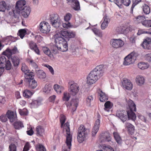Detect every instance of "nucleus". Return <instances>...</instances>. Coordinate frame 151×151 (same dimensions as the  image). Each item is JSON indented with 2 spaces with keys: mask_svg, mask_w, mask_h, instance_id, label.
Here are the masks:
<instances>
[{
  "mask_svg": "<svg viewBox=\"0 0 151 151\" xmlns=\"http://www.w3.org/2000/svg\"><path fill=\"white\" fill-rule=\"evenodd\" d=\"M68 87L70 93L73 96L76 95L79 90V85L73 81H70L69 82Z\"/></svg>",
  "mask_w": 151,
  "mask_h": 151,
  "instance_id": "8",
  "label": "nucleus"
},
{
  "mask_svg": "<svg viewBox=\"0 0 151 151\" xmlns=\"http://www.w3.org/2000/svg\"><path fill=\"white\" fill-rule=\"evenodd\" d=\"M28 83L27 85L28 88L30 89H34L37 86V82L35 80L30 79L27 81Z\"/></svg>",
  "mask_w": 151,
  "mask_h": 151,
  "instance_id": "30",
  "label": "nucleus"
},
{
  "mask_svg": "<svg viewBox=\"0 0 151 151\" xmlns=\"http://www.w3.org/2000/svg\"><path fill=\"white\" fill-rule=\"evenodd\" d=\"M19 53L17 47L14 46L12 49L7 48L6 50L4 51L3 54L7 56L8 57L11 56L12 54H17Z\"/></svg>",
  "mask_w": 151,
  "mask_h": 151,
  "instance_id": "15",
  "label": "nucleus"
},
{
  "mask_svg": "<svg viewBox=\"0 0 151 151\" xmlns=\"http://www.w3.org/2000/svg\"><path fill=\"white\" fill-rule=\"evenodd\" d=\"M135 81L136 84L138 86H141L144 84L145 82V79L143 76L138 75L136 76Z\"/></svg>",
  "mask_w": 151,
  "mask_h": 151,
  "instance_id": "18",
  "label": "nucleus"
},
{
  "mask_svg": "<svg viewBox=\"0 0 151 151\" xmlns=\"http://www.w3.org/2000/svg\"><path fill=\"white\" fill-rule=\"evenodd\" d=\"M128 104L130 109L129 111H127L128 119L134 121L136 119V116L133 111H136V105L133 101L130 99L129 100Z\"/></svg>",
  "mask_w": 151,
  "mask_h": 151,
  "instance_id": "4",
  "label": "nucleus"
},
{
  "mask_svg": "<svg viewBox=\"0 0 151 151\" xmlns=\"http://www.w3.org/2000/svg\"><path fill=\"white\" fill-rule=\"evenodd\" d=\"M39 29L41 32L47 34L50 31V27L48 23L42 22L40 24Z\"/></svg>",
  "mask_w": 151,
  "mask_h": 151,
  "instance_id": "10",
  "label": "nucleus"
},
{
  "mask_svg": "<svg viewBox=\"0 0 151 151\" xmlns=\"http://www.w3.org/2000/svg\"><path fill=\"white\" fill-rule=\"evenodd\" d=\"M11 61L14 66H17L19 62V59L17 57L13 56L11 58Z\"/></svg>",
  "mask_w": 151,
  "mask_h": 151,
  "instance_id": "36",
  "label": "nucleus"
},
{
  "mask_svg": "<svg viewBox=\"0 0 151 151\" xmlns=\"http://www.w3.org/2000/svg\"><path fill=\"white\" fill-rule=\"evenodd\" d=\"M6 4L4 1H0V11L4 12L6 9Z\"/></svg>",
  "mask_w": 151,
  "mask_h": 151,
  "instance_id": "40",
  "label": "nucleus"
},
{
  "mask_svg": "<svg viewBox=\"0 0 151 151\" xmlns=\"http://www.w3.org/2000/svg\"><path fill=\"white\" fill-rule=\"evenodd\" d=\"M122 86L123 88L128 90H131L133 88V85L132 82L129 79H124L122 81Z\"/></svg>",
  "mask_w": 151,
  "mask_h": 151,
  "instance_id": "14",
  "label": "nucleus"
},
{
  "mask_svg": "<svg viewBox=\"0 0 151 151\" xmlns=\"http://www.w3.org/2000/svg\"><path fill=\"white\" fill-rule=\"evenodd\" d=\"M42 50L43 52L46 55L50 56L51 55V52L50 49L45 46H42Z\"/></svg>",
  "mask_w": 151,
  "mask_h": 151,
  "instance_id": "38",
  "label": "nucleus"
},
{
  "mask_svg": "<svg viewBox=\"0 0 151 151\" xmlns=\"http://www.w3.org/2000/svg\"><path fill=\"white\" fill-rule=\"evenodd\" d=\"M42 104L41 100L40 99L34 100L30 103V106L32 108H37Z\"/></svg>",
  "mask_w": 151,
  "mask_h": 151,
  "instance_id": "28",
  "label": "nucleus"
},
{
  "mask_svg": "<svg viewBox=\"0 0 151 151\" xmlns=\"http://www.w3.org/2000/svg\"><path fill=\"white\" fill-rule=\"evenodd\" d=\"M99 78L97 76L91 72L87 77V83L91 85L95 83Z\"/></svg>",
  "mask_w": 151,
  "mask_h": 151,
  "instance_id": "12",
  "label": "nucleus"
},
{
  "mask_svg": "<svg viewBox=\"0 0 151 151\" xmlns=\"http://www.w3.org/2000/svg\"><path fill=\"white\" fill-rule=\"evenodd\" d=\"M137 66L139 68L142 70L147 69L150 66L147 63L144 62H140L138 63Z\"/></svg>",
  "mask_w": 151,
  "mask_h": 151,
  "instance_id": "34",
  "label": "nucleus"
},
{
  "mask_svg": "<svg viewBox=\"0 0 151 151\" xmlns=\"http://www.w3.org/2000/svg\"><path fill=\"white\" fill-rule=\"evenodd\" d=\"M9 151H17V147L14 144H11L9 147Z\"/></svg>",
  "mask_w": 151,
  "mask_h": 151,
  "instance_id": "57",
  "label": "nucleus"
},
{
  "mask_svg": "<svg viewBox=\"0 0 151 151\" xmlns=\"http://www.w3.org/2000/svg\"><path fill=\"white\" fill-rule=\"evenodd\" d=\"M137 53L133 52L128 55L124 58L123 64L124 65H129L134 62L138 56Z\"/></svg>",
  "mask_w": 151,
  "mask_h": 151,
  "instance_id": "6",
  "label": "nucleus"
},
{
  "mask_svg": "<svg viewBox=\"0 0 151 151\" xmlns=\"http://www.w3.org/2000/svg\"><path fill=\"white\" fill-rule=\"evenodd\" d=\"M91 72L100 78L103 75L104 72V66L101 65H98Z\"/></svg>",
  "mask_w": 151,
  "mask_h": 151,
  "instance_id": "13",
  "label": "nucleus"
},
{
  "mask_svg": "<svg viewBox=\"0 0 151 151\" xmlns=\"http://www.w3.org/2000/svg\"><path fill=\"white\" fill-rule=\"evenodd\" d=\"M141 0H133L132 2L133 4L131 7V9L132 10H133L135 6L138 4L139 2H141Z\"/></svg>",
  "mask_w": 151,
  "mask_h": 151,
  "instance_id": "60",
  "label": "nucleus"
},
{
  "mask_svg": "<svg viewBox=\"0 0 151 151\" xmlns=\"http://www.w3.org/2000/svg\"><path fill=\"white\" fill-rule=\"evenodd\" d=\"M45 130V129L43 127L41 126H38L36 127V134L38 136H42L44 134Z\"/></svg>",
  "mask_w": 151,
  "mask_h": 151,
  "instance_id": "27",
  "label": "nucleus"
},
{
  "mask_svg": "<svg viewBox=\"0 0 151 151\" xmlns=\"http://www.w3.org/2000/svg\"><path fill=\"white\" fill-rule=\"evenodd\" d=\"M104 109L106 111H109V109L113 106V104L109 101L106 102L104 104Z\"/></svg>",
  "mask_w": 151,
  "mask_h": 151,
  "instance_id": "35",
  "label": "nucleus"
},
{
  "mask_svg": "<svg viewBox=\"0 0 151 151\" xmlns=\"http://www.w3.org/2000/svg\"><path fill=\"white\" fill-rule=\"evenodd\" d=\"M142 24L147 27H151V20H145L142 22Z\"/></svg>",
  "mask_w": 151,
  "mask_h": 151,
  "instance_id": "51",
  "label": "nucleus"
},
{
  "mask_svg": "<svg viewBox=\"0 0 151 151\" xmlns=\"http://www.w3.org/2000/svg\"><path fill=\"white\" fill-rule=\"evenodd\" d=\"M142 8L144 13L146 14H148L150 12V9L149 6L147 5L144 4L142 6Z\"/></svg>",
  "mask_w": 151,
  "mask_h": 151,
  "instance_id": "42",
  "label": "nucleus"
},
{
  "mask_svg": "<svg viewBox=\"0 0 151 151\" xmlns=\"http://www.w3.org/2000/svg\"><path fill=\"white\" fill-rule=\"evenodd\" d=\"M30 12V9L29 7L25 6L20 12V14H21L24 17L27 18L28 17Z\"/></svg>",
  "mask_w": 151,
  "mask_h": 151,
  "instance_id": "21",
  "label": "nucleus"
},
{
  "mask_svg": "<svg viewBox=\"0 0 151 151\" xmlns=\"http://www.w3.org/2000/svg\"><path fill=\"white\" fill-rule=\"evenodd\" d=\"M68 34V32L66 31H61L59 33L55 35L54 36L55 39V36L57 35H58V36L61 38L64 37L67 38Z\"/></svg>",
  "mask_w": 151,
  "mask_h": 151,
  "instance_id": "33",
  "label": "nucleus"
},
{
  "mask_svg": "<svg viewBox=\"0 0 151 151\" xmlns=\"http://www.w3.org/2000/svg\"><path fill=\"white\" fill-rule=\"evenodd\" d=\"M76 35V33L75 32L71 31L68 32V34L67 38H71L74 37Z\"/></svg>",
  "mask_w": 151,
  "mask_h": 151,
  "instance_id": "64",
  "label": "nucleus"
},
{
  "mask_svg": "<svg viewBox=\"0 0 151 151\" xmlns=\"http://www.w3.org/2000/svg\"><path fill=\"white\" fill-rule=\"evenodd\" d=\"M5 65V67H6V69L7 70H10L11 68V64L10 63V62L8 60L6 61V60L5 62L4 63Z\"/></svg>",
  "mask_w": 151,
  "mask_h": 151,
  "instance_id": "54",
  "label": "nucleus"
},
{
  "mask_svg": "<svg viewBox=\"0 0 151 151\" xmlns=\"http://www.w3.org/2000/svg\"><path fill=\"white\" fill-rule=\"evenodd\" d=\"M93 99L92 96H88L86 99V101L87 104L88 105H90V103L91 101H92Z\"/></svg>",
  "mask_w": 151,
  "mask_h": 151,
  "instance_id": "61",
  "label": "nucleus"
},
{
  "mask_svg": "<svg viewBox=\"0 0 151 151\" xmlns=\"http://www.w3.org/2000/svg\"><path fill=\"white\" fill-rule=\"evenodd\" d=\"M63 126L65 127V129L66 130L67 136L72 135L70 134L69 123L67 122Z\"/></svg>",
  "mask_w": 151,
  "mask_h": 151,
  "instance_id": "47",
  "label": "nucleus"
},
{
  "mask_svg": "<svg viewBox=\"0 0 151 151\" xmlns=\"http://www.w3.org/2000/svg\"><path fill=\"white\" fill-rule=\"evenodd\" d=\"M110 44L113 47L117 48L122 47L124 45V43L120 39H113L111 40Z\"/></svg>",
  "mask_w": 151,
  "mask_h": 151,
  "instance_id": "11",
  "label": "nucleus"
},
{
  "mask_svg": "<svg viewBox=\"0 0 151 151\" xmlns=\"http://www.w3.org/2000/svg\"><path fill=\"white\" fill-rule=\"evenodd\" d=\"M127 113L125 111L118 110L116 114V116L119 117L122 122L125 121L127 119Z\"/></svg>",
  "mask_w": 151,
  "mask_h": 151,
  "instance_id": "16",
  "label": "nucleus"
},
{
  "mask_svg": "<svg viewBox=\"0 0 151 151\" xmlns=\"http://www.w3.org/2000/svg\"><path fill=\"white\" fill-rule=\"evenodd\" d=\"M8 118L10 119L11 122L15 121L17 118L16 112L8 111L6 113Z\"/></svg>",
  "mask_w": 151,
  "mask_h": 151,
  "instance_id": "22",
  "label": "nucleus"
},
{
  "mask_svg": "<svg viewBox=\"0 0 151 151\" xmlns=\"http://www.w3.org/2000/svg\"><path fill=\"white\" fill-rule=\"evenodd\" d=\"M78 141L80 143L82 142L85 139L86 137L89 132V130L86 128L84 125H81L78 128Z\"/></svg>",
  "mask_w": 151,
  "mask_h": 151,
  "instance_id": "2",
  "label": "nucleus"
},
{
  "mask_svg": "<svg viewBox=\"0 0 151 151\" xmlns=\"http://www.w3.org/2000/svg\"><path fill=\"white\" fill-rule=\"evenodd\" d=\"M23 93V96L26 98L30 97L33 94V93L31 91L28 90H24Z\"/></svg>",
  "mask_w": 151,
  "mask_h": 151,
  "instance_id": "46",
  "label": "nucleus"
},
{
  "mask_svg": "<svg viewBox=\"0 0 151 151\" xmlns=\"http://www.w3.org/2000/svg\"><path fill=\"white\" fill-rule=\"evenodd\" d=\"M92 31L96 35L99 37H102V33L100 30L96 28H94L92 29Z\"/></svg>",
  "mask_w": 151,
  "mask_h": 151,
  "instance_id": "50",
  "label": "nucleus"
},
{
  "mask_svg": "<svg viewBox=\"0 0 151 151\" xmlns=\"http://www.w3.org/2000/svg\"><path fill=\"white\" fill-rule=\"evenodd\" d=\"M100 124V120L99 119H97L94 125L92 131V136H95L99 129Z\"/></svg>",
  "mask_w": 151,
  "mask_h": 151,
  "instance_id": "23",
  "label": "nucleus"
},
{
  "mask_svg": "<svg viewBox=\"0 0 151 151\" xmlns=\"http://www.w3.org/2000/svg\"><path fill=\"white\" fill-rule=\"evenodd\" d=\"M19 111L21 115H26L27 114L28 111L27 109L25 108L23 109H19Z\"/></svg>",
  "mask_w": 151,
  "mask_h": 151,
  "instance_id": "56",
  "label": "nucleus"
},
{
  "mask_svg": "<svg viewBox=\"0 0 151 151\" xmlns=\"http://www.w3.org/2000/svg\"><path fill=\"white\" fill-rule=\"evenodd\" d=\"M36 73L38 77L40 79H44L46 77V74L42 70H36Z\"/></svg>",
  "mask_w": 151,
  "mask_h": 151,
  "instance_id": "31",
  "label": "nucleus"
},
{
  "mask_svg": "<svg viewBox=\"0 0 151 151\" xmlns=\"http://www.w3.org/2000/svg\"><path fill=\"white\" fill-rule=\"evenodd\" d=\"M142 46L144 49H149L151 48V39L147 38L142 43Z\"/></svg>",
  "mask_w": 151,
  "mask_h": 151,
  "instance_id": "25",
  "label": "nucleus"
},
{
  "mask_svg": "<svg viewBox=\"0 0 151 151\" xmlns=\"http://www.w3.org/2000/svg\"><path fill=\"white\" fill-rule=\"evenodd\" d=\"M52 89V87L51 85L50 84H47L44 87L43 91L46 93H49Z\"/></svg>",
  "mask_w": 151,
  "mask_h": 151,
  "instance_id": "41",
  "label": "nucleus"
},
{
  "mask_svg": "<svg viewBox=\"0 0 151 151\" xmlns=\"http://www.w3.org/2000/svg\"><path fill=\"white\" fill-rule=\"evenodd\" d=\"M6 58L4 56L0 57V76L2 74L4 70Z\"/></svg>",
  "mask_w": 151,
  "mask_h": 151,
  "instance_id": "24",
  "label": "nucleus"
},
{
  "mask_svg": "<svg viewBox=\"0 0 151 151\" xmlns=\"http://www.w3.org/2000/svg\"><path fill=\"white\" fill-rule=\"evenodd\" d=\"M21 70L24 73V74L30 71L29 70L27 67L24 63H23L22 64Z\"/></svg>",
  "mask_w": 151,
  "mask_h": 151,
  "instance_id": "53",
  "label": "nucleus"
},
{
  "mask_svg": "<svg viewBox=\"0 0 151 151\" xmlns=\"http://www.w3.org/2000/svg\"><path fill=\"white\" fill-rule=\"evenodd\" d=\"M125 128L128 133L130 134H133L135 132V127L134 126L130 123L126 122L124 125Z\"/></svg>",
  "mask_w": 151,
  "mask_h": 151,
  "instance_id": "17",
  "label": "nucleus"
},
{
  "mask_svg": "<svg viewBox=\"0 0 151 151\" xmlns=\"http://www.w3.org/2000/svg\"><path fill=\"white\" fill-rule=\"evenodd\" d=\"M145 17L144 16H139L136 18L135 22L137 23H141L142 24V22L145 20Z\"/></svg>",
  "mask_w": 151,
  "mask_h": 151,
  "instance_id": "49",
  "label": "nucleus"
},
{
  "mask_svg": "<svg viewBox=\"0 0 151 151\" xmlns=\"http://www.w3.org/2000/svg\"><path fill=\"white\" fill-rule=\"evenodd\" d=\"M27 30L26 29H20L17 33L18 36H20L21 39H23L26 34Z\"/></svg>",
  "mask_w": 151,
  "mask_h": 151,
  "instance_id": "45",
  "label": "nucleus"
},
{
  "mask_svg": "<svg viewBox=\"0 0 151 151\" xmlns=\"http://www.w3.org/2000/svg\"><path fill=\"white\" fill-rule=\"evenodd\" d=\"M13 125L14 128L17 129H20L24 127L23 123L20 121L14 122Z\"/></svg>",
  "mask_w": 151,
  "mask_h": 151,
  "instance_id": "37",
  "label": "nucleus"
},
{
  "mask_svg": "<svg viewBox=\"0 0 151 151\" xmlns=\"http://www.w3.org/2000/svg\"><path fill=\"white\" fill-rule=\"evenodd\" d=\"M71 2H73L75 4L73 7V9L75 10L78 11L80 10V7L79 2L77 0H74Z\"/></svg>",
  "mask_w": 151,
  "mask_h": 151,
  "instance_id": "48",
  "label": "nucleus"
},
{
  "mask_svg": "<svg viewBox=\"0 0 151 151\" xmlns=\"http://www.w3.org/2000/svg\"><path fill=\"white\" fill-rule=\"evenodd\" d=\"M113 134L116 142L119 144H121L122 142V140L119 133L117 132H114Z\"/></svg>",
  "mask_w": 151,
  "mask_h": 151,
  "instance_id": "32",
  "label": "nucleus"
},
{
  "mask_svg": "<svg viewBox=\"0 0 151 151\" xmlns=\"http://www.w3.org/2000/svg\"><path fill=\"white\" fill-rule=\"evenodd\" d=\"M121 3L124 5L128 6H129L130 4L131 1L130 0H121Z\"/></svg>",
  "mask_w": 151,
  "mask_h": 151,
  "instance_id": "62",
  "label": "nucleus"
},
{
  "mask_svg": "<svg viewBox=\"0 0 151 151\" xmlns=\"http://www.w3.org/2000/svg\"><path fill=\"white\" fill-rule=\"evenodd\" d=\"M17 40V37H14L11 35H10L2 38L1 41L2 42L5 43L6 45H7L10 42H14Z\"/></svg>",
  "mask_w": 151,
  "mask_h": 151,
  "instance_id": "19",
  "label": "nucleus"
},
{
  "mask_svg": "<svg viewBox=\"0 0 151 151\" xmlns=\"http://www.w3.org/2000/svg\"><path fill=\"white\" fill-rule=\"evenodd\" d=\"M50 24L54 27L57 28L61 25V21L59 16L57 14H53L50 16Z\"/></svg>",
  "mask_w": 151,
  "mask_h": 151,
  "instance_id": "5",
  "label": "nucleus"
},
{
  "mask_svg": "<svg viewBox=\"0 0 151 151\" xmlns=\"http://www.w3.org/2000/svg\"><path fill=\"white\" fill-rule=\"evenodd\" d=\"M43 66L47 68L52 75H53L54 74V70L52 66L47 64H44Z\"/></svg>",
  "mask_w": 151,
  "mask_h": 151,
  "instance_id": "55",
  "label": "nucleus"
},
{
  "mask_svg": "<svg viewBox=\"0 0 151 151\" xmlns=\"http://www.w3.org/2000/svg\"><path fill=\"white\" fill-rule=\"evenodd\" d=\"M79 100L78 99H73L70 102H66L65 104L68 110L72 113L75 111L78 105Z\"/></svg>",
  "mask_w": 151,
  "mask_h": 151,
  "instance_id": "7",
  "label": "nucleus"
},
{
  "mask_svg": "<svg viewBox=\"0 0 151 151\" xmlns=\"http://www.w3.org/2000/svg\"><path fill=\"white\" fill-rule=\"evenodd\" d=\"M24 76L26 79L28 80V81L30 79H33L34 78V74L33 73L28 72L24 74Z\"/></svg>",
  "mask_w": 151,
  "mask_h": 151,
  "instance_id": "44",
  "label": "nucleus"
},
{
  "mask_svg": "<svg viewBox=\"0 0 151 151\" xmlns=\"http://www.w3.org/2000/svg\"><path fill=\"white\" fill-rule=\"evenodd\" d=\"M71 17L72 15L70 14L67 13L64 16V20L66 22H69Z\"/></svg>",
  "mask_w": 151,
  "mask_h": 151,
  "instance_id": "58",
  "label": "nucleus"
},
{
  "mask_svg": "<svg viewBox=\"0 0 151 151\" xmlns=\"http://www.w3.org/2000/svg\"><path fill=\"white\" fill-rule=\"evenodd\" d=\"M55 42L56 44L55 49L57 48L58 50L63 52L68 50V44L64 39L59 37L58 35H57L55 36Z\"/></svg>",
  "mask_w": 151,
  "mask_h": 151,
  "instance_id": "1",
  "label": "nucleus"
},
{
  "mask_svg": "<svg viewBox=\"0 0 151 151\" xmlns=\"http://www.w3.org/2000/svg\"><path fill=\"white\" fill-rule=\"evenodd\" d=\"M26 4V1L25 0L18 1L16 3L15 9L12 10V12H9V14L16 17L18 15L20 14V12L22 9Z\"/></svg>",
  "mask_w": 151,
  "mask_h": 151,
  "instance_id": "3",
  "label": "nucleus"
},
{
  "mask_svg": "<svg viewBox=\"0 0 151 151\" xmlns=\"http://www.w3.org/2000/svg\"><path fill=\"white\" fill-rule=\"evenodd\" d=\"M103 19L104 21L101 25V28L102 29H104L107 27L110 19L107 15H105L103 17Z\"/></svg>",
  "mask_w": 151,
  "mask_h": 151,
  "instance_id": "26",
  "label": "nucleus"
},
{
  "mask_svg": "<svg viewBox=\"0 0 151 151\" xmlns=\"http://www.w3.org/2000/svg\"><path fill=\"white\" fill-rule=\"evenodd\" d=\"M72 136H66L65 144L62 147V151H70L72 145Z\"/></svg>",
  "mask_w": 151,
  "mask_h": 151,
  "instance_id": "9",
  "label": "nucleus"
},
{
  "mask_svg": "<svg viewBox=\"0 0 151 151\" xmlns=\"http://www.w3.org/2000/svg\"><path fill=\"white\" fill-rule=\"evenodd\" d=\"M98 93L100 96V100L101 102H105L108 99L107 96L100 89L98 91Z\"/></svg>",
  "mask_w": 151,
  "mask_h": 151,
  "instance_id": "29",
  "label": "nucleus"
},
{
  "mask_svg": "<svg viewBox=\"0 0 151 151\" xmlns=\"http://www.w3.org/2000/svg\"><path fill=\"white\" fill-rule=\"evenodd\" d=\"M36 151H46L45 146L42 145L38 144L35 146Z\"/></svg>",
  "mask_w": 151,
  "mask_h": 151,
  "instance_id": "43",
  "label": "nucleus"
},
{
  "mask_svg": "<svg viewBox=\"0 0 151 151\" xmlns=\"http://www.w3.org/2000/svg\"><path fill=\"white\" fill-rule=\"evenodd\" d=\"M29 45L31 49L34 51L38 55H40V52L37 45L35 42L33 41H30Z\"/></svg>",
  "mask_w": 151,
  "mask_h": 151,
  "instance_id": "20",
  "label": "nucleus"
},
{
  "mask_svg": "<svg viewBox=\"0 0 151 151\" xmlns=\"http://www.w3.org/2000/svg\"><path fill=\"white\" fill-rule=\"evenodd\" d=\"M65 116L63 115H60V122L61 124V127H63L64 124L66 121Z\"/></svg>",
  "mask_w": 151,
  "mask_h": 151,
  "instance_id": "52",
  "label": "nucleus"
},
{
  "mask_svg": "<svg viewBox=\"0 0 151 151\" xmlns=\"http://www.w3.org/2000/svg\"><path fill=\"white\" fill-rule=\"evenodd\" d=\"M124 29L122 27H117L115 29V32L118 34H121L124 32Z\"/></svg>",
  "mask_w": 151,
  "mask_h": 151,
  "instance_id": "63",
  "label": "nucleus"
},
{
  "mask_svg": "<svg viewBox=\"0 0 151 151\" xmlns=\"http://www.w3.org/2000/svg\"><path fill=\"white\" fill-rule=\"evenodd\" d=\"M53 88L58 93H61L64 89V88L63 86L57 84L55 85Z\"/></svg>",
  "mask_w": 151,
  "mask_h": 151,
  "instance_id": "39",
  "label": "nucleus"
},
{
  "mask_svg": "<svg viewBox=\"0 0 151 151\" xmlns=\"http://www.w3.org/2000/svg\"><path fill=\"white\" fill-rule=\"evenodd\" d=\"M70 97L69 93L67 92L64 93L63 98V100L68 101Z\"/></svg>",
  "mask_w": 151,
  "mask_h": 151,
  "instance_id": "59",
  "label": "nucleus"
}]
</instances>
